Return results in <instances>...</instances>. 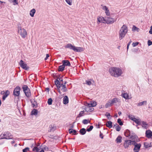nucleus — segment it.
I'll list each match as a JSON object with an SVG mask.
<instances>
[{"label":"nucleus","instance_id":"423d86ee","mask_svg":"<svg viewBox=\"0 0 152 152\" xmlns=\"http://www.w3.org/2000/svg\"><path fill=\"white\" fill-rule=\"evenodd\" d=\"M18 33L22 37L25 38L27 35V32L25 29L21 27L19 28Z\"/></svg>","mask_w":152,"mask_h":152},{"label":"nucleus","instance_id":"bb28decb","mask_svg":"<svg viewBox=\"0 0 152 152\" xmlns=\"http://www.w3.org/2000/svg\"><path fill=\"white\" fill-rule=\"evenodd\" d=\"M35 12V10L34 9H33L30 11L29 14L31 17H33Z\"/></svg>","mask_w":152,"mask_h":152},{"label":"nucleus","instance_id":"f257e3e1","mask_svg":"<svg viewBox=\"0 0 152 152\" xmlns=\"http://www.w3.org/2000/svg\"><path fill=\"white\" fill-rule=\"evenodd\" d=\"M109 71L111 75L115 77H118L122 74V69L118 67H111L109 69Z\"/></svg>","mask_w":152,"mask_h":152},{"label":"nucleus","instance_id":"69168bd1","mask_svg":"<svg viewBox=\"0 0 152 152\" xmlns=\"http://www.w3.org/2000/svg\"><path fill=\"white\" fill-rule=\"evenodd\" d=\"M14 142H15L14 141V140H13V141H12L11 143L13 144L14 143Z\"/></svg>","mask_w":152,"mask_h":152},{"label":"nucleus","instance_id":"bf43d9fd","mask_svg":"<svg viewBox=\"0 0 152 152\" xmlns=\"http://www.w3.org/2000/svg\"><path fill=\"white\" fill-rule=\"evenodd\" d=\"M149 139L150 140V145H151V146H152V138H150Z\"/></svg>","mask_w":152,"mask_h":152},{"label":"nucleus","instance_id":"c85d7f7f","mask_svg":"<svg viewBox=\"0 0 152 152\" xmlns=\"http://www.w3.org/2000/svg\"><path fill=\"white\" fill-rule=\"evenodd\" d=\"M147 103V101H144L138 103L137 105L138 106H142L144 105H146Z\"/></svg>","mask_w":152,"mask_h":152},{"label":"nucleus","instance_id":"052dcab7","mask_svg":"<svg viewBox=\"0 0 152 152\" xmlns=\"http://www.w3.org/2000/svg\"><path fill=\"white\" fill-rule=\"evenodd\" d=\"M121 111H119L118 113V114L119 115H120L121 114Z\"/></svg>","mask_w":152,"mask_h":152},{"label":"nucleus","instance_id":"9b49d317","mask_svg":"<svg viewBox=\"0 0 152 152\" xmlns=\"http://www.w3.org/2000/svg\"><path fill=\"white\" fill-rule=\"evenodd\" d=\"M3 138L7 139H12V136L11 133L8 132H4L1 135Z\"/></svg>","mask_w":152,"mask_h":152},{"label":"nucleus","instance_id":"f03ea898","mask_svg":"<svg viewBox=\"0 0 152 152\" xmlns=\"http://www.w3.org/2000/svg\"><path fill=\"white\" fill-rule=\"evenodd\" d=\"M128 31L127 26L124 25L121 28L119 31V39L120 40L122 39L125 36Z\"/></svg>","mask_w":152,"mask_h":152},{"label":"nucleus","instance_id":"6e6552de","mask_svg":"<svg viewBox=\"0 0 152 152\" xmlns=\"http://www.w3.org/2000/svg\"><path fill=\"white\" fill-rule=\"evenodd\" d=\"M23 88L26 96L28 97L30 96L31 95L30 91L28 86L26 85H24L23 86Z\"/></svg>","mask_w":152,"mask_h":152},{"label":"nucleus","instance_id":"f704fd0d","mask_svg":"<svg viewBox=\"0 0 152 152\" xmlns=\"http://www.w3.org/2000/svg\"><path fill=\"white\" fill-rule=\"evenodd\" d=\"M142 127L144 128H147L148 127V124L146 122L143 121L142 122Z\"/></svg>","mask_w":152,"mask_h":152},{"label":"nucleus","instance_id":"20e7f679","mask_svg":"<svg viewBox=\"0 0 152 152\" xmlns=\"http://www.w3.org/2000/svg\"><path fill=\"white\" fill-rule=\"evenodd\" d=\"M121 101L118 98H114L109 100L105 105V107L107 108L108 107L111 106L114 104H117L120 105Z\"/></svg>","mask_w":152,"mask_h":152},{"label":"nucleus","instance_id":"cd10ccee","mask_svg":"<svg viewBox=\"0 0 152 152\" xmlns=\"http://www.w3.org/2000/svg\"><path fill=\"white\" fill-rule=\"evenodd\" d=\"M69 132L70 134H72L74 135H76L77 134V131L74 129H70L69 130Z\"/></svg>","mask_w":152,"mask_h":152},{"label":"nucleus","instance_id":"e433bc0d","mask_svg":"<svg viewBox=\"0 0 152 152\" xmlns=\"http://www.w3.org/2000/svg\"><path fill=\"white\" fill-rule=\"evenodd\" d=\"M139 29V28H137L135 26H133L132 28V31H138Z\"/></svg>","mask_w":152,"mask_h":152},{"label":"nucleus","instance_id":"774afa93","mask_svg":"<svg viewBox=\"0 0 152 152\" xmlns=\"http://www.w3.org/2000/svg\"><path fill=\"white\" fill-rule=\"evenodd\" d=\"M1 100H0V106H1Z\"/></svg>","mask_w":152,"mask_h":152},{"label":"nucleus","instance_id":"c03bdc74","mask_svg":"<svg viewBox=\"0 0 152 152\" xmlns=\"http://www.w3.org/2000/svg\"><path fill=\"white\" fill-rule=\"evenodd\" d=\"M129 117L131 120L132 121H133L134 118H135L134 116L132 115H129Z\"/></svg>","mask_w":152,"mask_h":152},{"label":"nucleus","instance_id":"e2e57ef3","mask_svg":"<svg viewBox=\"0 0 152 152\" xmlns=\"http://www.w3.org/2000/svg\"><path fill=\"white\" fill-rule=\"evenodd\" d=\"M131 41H130V42H129L128 43V44H127V45H128V46H129V45H130V43H131Z\"/></svg>","mask_w":152,"mask_h":152},{"label":"nucleus","instance_id":"39448f33","mask_svg":"<svg viewBox=\"0 0 152 152\" xmlns=\"http://www.w3.org/2000/svg\"><path fill=\"white\" fill-rule=\"evenodd\" d=\"M64 47L66 48H68L76 52H80L83 51L84 50L83 48L76 47L71 44H67Z\"/></svg>","mask_w":152,"mask_h":152},{"label":"nucleus","instance_id":"aec40b11","mask_svg":"<svg viewBox=\"0 0 152 152\" xmlns=\"http://www.w3.org/2000/svg\"><path fill=\"white\" fill-rule=\"evenodd\" d=\"M62 63L63 65H64V66L65 67V66H70V62L68 60H64L62 61Z\"/></svg>","mask_w":152,"mask_h":152},{"label":"nucleus","instance_id":"338daca9","mask_svg":"<svg viewBox=\"0 0 152 152\" xmlns=\"http://www.w3.org/2000/svg\"><path fill=\"white\" fill-rule=\"evenodd\" d=\"M114 127H116V124L114 125V126H113V128H114Z\"/></svg>","mask_w":152,"mask_h":152},{"label":"nucleus","instance_id":"1a4fd4ad","mask_svg":"<svg viewBox=\"0 0 152 152\" xmlns=\"http://www.w3.org/2000/svg\"><path fill=\"white\" fill-rule=\"evenodd\" d=\"M133 145L134 146L133 149L134 152H139L141 146V144L140 143H137L135 141H134Z\"/></svg>","mask_w":152,"mask_h":152},{"label":"nucleus","instance_id":"6e6d98bb","mask_svg":"<svg viewBox=\"0 0 152 152\" xmlns=\"http://www.w3.org/2000/svg\"><path fill=\"white\" fill-rule=\"evenodd\" d=\"M149 33L151 34H152V26H151L150 29L149 31Z\"/></svg>","mask_w":152,"mask_h":152},{"label":"nucleus","instance_id":"f3484780","mask_svg":"<svg viewBox=\"0 0 152 152\" xmlns=\"http://www.w3.org/2000/svg\"><path fill=\"white\" fill-rule=\"evenodd\" d=\"M97 23L99 22V23H104L105 22V17L104 18V17L102 16L99 17L97 18Z\"/></svg>","mask_w":152,"mask_h":152},{"label":"nucleus","instance_id":"ea45409f","mask_svg":"<svg viewBox=\"0 0 152 152\" xmlns=\"http://www.w3.org/2000/svg\"><path fill=\"white\" fill-rule=\"evenodd\" d=\"M10 1H12V2L13 3V4L14 5L18 4V0H9Z\"/></svg>","mask_w":152,"mask_h":152},{"label":"nucleus","instance_id":"dca6fc26","mask_svg":"<svg viewBox=\"0 0 152 152\" xmlns=\"http://www.w3.org/2000/svg\"><path fill=\"white\" fill-rule=\"evenodd\" d=\"M145 135L147 138H151L152 137V132L150 130H147L145 132Z\"/></svg>","mask_w":152,"mask_h":152},{"label":"nucleus","instance_id":"c9c22d12","mask_svg":"<svg viewBox=\"0 0 152 152\" xmlns=\"http://www.w3.org/2000/svg\"><path fill=\"white\" fill-rule=\"evenodd\" d=\"M40 148H38L37 147H34L33 149V151L36 152H38L40 150Z\"/></svg>","mask_w":152,"mask_h":152},{"label":"nucleus","instance_id":"473e14b6","mask_svg":"<svg viewBox=\"0 0 152 152\" xmlns=\"http://www.w3.org/2000/svg\"><path fill=\"white\" fill-rule=\"evenodd\" d=\"M31 114L34 115H37L38 113V111L37 110L34 109L31 111Z\"/></svg>","mask_w":152,"mask_h":152},{"label":"nucleus","instance_id":"0eeeda50","mask_svg":"<svg viewBox=\"0 0 152 152\" xmlns=\"http://www.w3.org/2000/svg\"><path fill=\"white\" fill-rule=\"evenodd\" d=\"M105 18V23L107 24H112L116 21L115 19L111 18L110 15L106 16Z\"/></svg>","mask_w":152,"mask_h":152},{"label":"nucleus","instance_id":"603ef678","mask_svg":"<svg viewBox=\"0 0 152 152\" xmlns=\"http://www.w3.org/2000/svg\"><path fill=\"white\" fill-rule=\"evenodd\" d=\"M139 43L138 42H133L132 44V45L133 47H134L137 45Z\"/></svg>","mask_w":152,"mask_h":152},{"label":"nucleus","instance_id":"a211bd4d","mask_svg":"<svg viewBox=\"0 0 152 152\" xmlns=\"http://www.w3.org/2000/svg\"><path fill=\"white\" fill-rule=\"evenodd\" d=\"M124 135L126 137H130V138H132V136L131 135V132L128 129L126 130V132L124 133Z\"/></svg>","mask_w":152,"mask_h":152},{"label":"nucleus","instance_id":"79ce46f5","mask_svg":"<svg viewBox=\"0 0 152 152\" xmlns=\"http://www.w3.org/2000/svg\"><path fill=\"white\" fill-rule=\"evenodd\" d=\"M52 99L51 98H49L48 101V104L49 105L52 104Z\"/></svg>","mask_w":152,"mask_h":152},{"label":"nucleus","instance_id":"a878e982","mask_svg":"<svg viewBox=\"0 0 152 152\" xmlns=\"http://www.w3.org/2000/svg\"><path fill=\"white\" fill-rule=\"evenodd\" d=\"M122 96L123 98L126 99H129V96L128 94L127 93H124L123 94L122 93Z\"/></svg>","mask_w":152,"mask_h":152},{"label":"nucleus","instance_id":"4468645a","mask_svg":"<svg viewBox=\"0 0 152 152\" xmlns=\"http://www.w3.org/2000/svg\"><path fill=\"white\" fill-rule=\"evenodd\" d=\"M101 6L102 7V9L105 11V13L106 14V16H110V12L107 7L102 5H101Z\"/></svg>","mask_w":152,"mask_h":152},{"label":"nucleus","instance_id":"7ed1b4c3","mask_svg":"<svg viewBox=\"0 0 152 152\" xmlns=\"http://www.w3.org/2000/svg\"><path fill=\"white\" fill-rule=\"evenodd\" d=\"M66 83L67 82L66 81H65L64 84H61L60 83V84L59 81L57 80L55 81V84L57 86V87L59 89V92L60 94L61 93L60 90L64 92H66L67 91V89L65 86Z\"/></svg>","mask_w":152,"mask_h":152},{"label":"nucleus","instance_id":"a18cd8bd","mask_svg":"<svg viewBox=\"0 0 152 152\" xmlns=\"http://www.w3.org/2000/svg\"><path fill=\"white\" fill-rule=\"evenodd\" d=\"M105 115L107 116V117L108 119L110 120L111 119V118L110 117V114L109 113H107Z\"/></svg>","mask_w":152,"mask_h":152},{"label":"nucleus","instance_id":"9d476101","mask_svg":"<svg viewBox=\"0 0 152 152\" xmlns=\"http://www.w3.org/2000/svg\"><path fill=\"white\" fill-rule=\"evenodd\" d=\"M134 141L130 140H125L124 143L123 145L125 148H127L129 147L131 145H133Z\"/></svg>","mask_w":152,"mask_h":152},{"label":"nucleus","instance_id":"3c124183","mask_svg":"<svg viewBox=\"0 0 152 152\" xmlns=\"http://www.w3.org/2000/svg\"><path fill=\"white\" fill-rule=\"evenodd\" d=\"M58 80L60 82V83L63 84V80L61 78H58L56 81Z\"/></svg>","mask_w":152,"mask_h":152},{"label":"nucleus","instance_id":"de8ad7c7","mask_svg":"<svg viewBox=\"0 0 152 152\" xmlns=\"http://www.w3.org/2000/svg\"><path fill=\"white\" fill-rule=\"evenodd\" d=\"M86 84L90 86L91 84V82L89 80H86Z\"/></svg>","mask_w":152,"mask_h":152},{"label":"nucleus","instance_id":"5fc2aeb1","mask_svg":"<svg viewBox=\"0 0 152 152\" xmlns=\"http://www.w3.org/2000/svg\"><path fill=\"white\" fill-rule=\"evenodd\" d=\"M148 46H150L152 45V41L150 40H149L148 41Z\"/></svg>","mask_w":152,"mask_h":152},{"label":"nucleus","instance_id":"4d7b16f0","mask_svg":"<svg viewBox=\"0 0 152 152\" xmlns=\"http://www.w3.org/2000/svg\"><path fill=\"white\" fill-rule=\"evenodd\" d=\"M100 137L102 138L103 139V134L100 132L99 135Z\"/></svg>","mask_w":152,"mask_h":152},{"label":"nucleus","instance_id":"393cba45","mask_svg":"<svg viewBox=\"0 0 152 152\" xmlns=\"http://www.w3.org/2000/svg\"><path fill=\"white\" fill-rule=\"evenodd\" d=\"M144 145L145 148H148L152 147L151 145H150V143H149L147 142H145L144 143Z\"/></svg>","mask_w":152,"mask_h":152},{"label":"nucleus","instance_id":"2eb2a0df","mask_svg":"<svg viewBox=\"0 0 152 152\" xmlns=\"http://www.w3.org/2000/svg\"><path fill=\"white\" fill-rule=\"evenodd\" d=\"M85 106L86 107L85 108V110L87 112H90L94 110V108L91 106H87L86 105H85Z\"/></svg>","mask_w":152,"mask_h":152},{"label":"nucleus","instance_id":"ddd939ff","mask_svg":"<svg viewBox=\"0 0 152 152\" xmlns=\"http://www.w3.org/2000/svg\"><path fill=\"white\" fill-rule=\"evenodd\" d=\"M19 64L21 67L25 70H27L29 68V67L27 66V64L22 60H21L19 62Z\"/></svg>","mask_w":152,"mask_h":152},{"label":"nucleus","instance_id":"7c9ffc66","mask_svg":"<svg viewBox=\"0 0 152 152\" xmlns=\"http://www.w3.org/2000/svg\"><path fill=\"white\" fill-rule=\"evenodd\" d=\"M64 68L65 66H64V65L62 64V65L59 66L58 69V71H62L64 70Z\"/></svg>","mask_w":152,"mask_h":152},{"label":"nucleus","instance_id":"58836bf2","mask_svg":"<svg viewBox=\"0 0 152 152\" xmlns=\"http://www.w3.org/2000/svg\"><path fill=\"white\" fill-rule=\"evenodd\" d=\"M90 122V121L88 119H84L82 121L83 123L84 124H87L88 123H89Z\"/></svg>","mask_w":152,"mask_h":152},{"label":"nucleus","instance_id":"412c9836","mask_svg":"<svg viewBox=\"0 0 152 152\" xmlns=\"http://www.w3.org/2000/svg\"><path fill=\"white\" fill-rule=\"evenodd\" d=\"M49 132H53L56 130V127L54 125H50L49 126Z\"/></svg>","mask_w":152,"mask_h":152},{"label":"nucleus","instance_id":"2f4dec72","mask_svg":"<svg viewBox=\"0 0 152 152\" xmlns=\"http://www.w3.org/2000/svg\"><path fill=\"white\" fill-rule=\"evenodd\" d=\"M86 131L84 128H82L80 130V134L82 135H84L86 133Z\"/></svg>","mask_w":152,"mask_h":152},{"label":"nucleus","instance_id":"0e129e2a","mask_svg":"<svg viewBox=\"0 0 152 152\" xmlns=\"http://www.w3.org/2000/svg\"><path fill=\"white\" fill-rule=\"evenodd\" d=\"M39 152H44V150H43L42 149Z\"/></svg>","mask_w":152,"mask_h":152},{"label":"nucleus","instance_id":"37998d69","mask_svg":"<svg viewBox=\"0 0 152 152\" xmlns=\"http://www.w3.org/2000/svg\"><path fill=\"white\" fill-rule=\"evenodd\" d=\"M117 122L119 125L121 126H122L123 125V123L122 122L120 118H119L118 119Z\"/></svg>","mask_w":152,"mask_h":152},{"label":"nucleus","instance_id":"864d4df0","mask_svg":"<svg viewBox=\"0 0 152 152\" xmlns=\"http://www.w3.org/2000/svg\"><path fill=\"white\" fill-rule=\"evenodd\" d=\"M42 149L43 150H45V151H48L49 150V148L48 147L45 146Z\"/></svg>","mask_w":152,"mask_h":152},{"label":"nucleus","instance_id":"8fccbe9b","mask_svg":"<svg viewBox=\"0 0 152 152\" xmlns=\"http://www.w3.org/2000/svg\"><path fill=\"white\" fill-rule=\"evenodd\" d=\"M93 126H91L89 128H88L87 129V131H88V132H90V131H91L92 129H93Z\"/></svg>","mask_w":152,"mask_h":152},{"label":"nucleus","instance_id":"680f3d73","mask_svg":"<svg viewBox=\"0 0 152 152\" xmlns=\"http://www.w3.org/2000/svg\"><path fill=\"white\" fill-rule=\"evenodd\" d=\"M5 92H4V91H1V94H4Z\"/></svg>","mask_w":152,"mask_h":152},{"label":"nucleus","instance_id":"f8f14e48","mask_svg":"<svg viewBox=\"0 0 152 152\" xmlns=\"http://www.w3.org/2000/svg\"><path fill=\"white\" fill-rule=\"evenodd\" d=\"M20 88L19 86H17L14 89L13 95L15 97L19 96L20 95Z\"/></svg>","mask_w":152,"mask_h":152},{"label":"nucleus","instance_id":"6ab92c4d","mask_svg":"<svg viewBox=\"0 0 152 152\" xmlns=\"http://www.w3.org/2000/svg\"><path fill=\"white\" fill-rule=\"evenodd\" d=\"M96 105V103L95 102H93L91 104L86 103L85 104V105H86L87 106H91L92 107L95 106Z\"/></svg>","mask_w":152,"mask_h":152},{"label":"nucleus","instance_id":"5701e85b","mask_svg":"<svg viewBox=\"0 0 152 152\" xmlns=\"http://www.w3.org/2000/svg\"><path fill=\"white\" fill-rule=\"evenodd\" d=\"M10 92L8 90H7L4 93L3 97L2 99L4 100L9 95Z\"/></svg>","mask_w":152,"mask_h":152},{"label":"nucleus","instance_id":"4c0bfd02","mask_svg":"<svg viewBox=\"0 0 152 152\" xmlns=\"http://www.w3.org/2000/svg\"><path fill=\"white\" fill-rule=\"evenodd\" d=\"M85 115L84 111H80L78 115V117H80L83 116Z\"/></svg>","mask_w":152,"mask_h":152},{"label":"nucleus","instance_id":"a19ab883","mask_svg":"<svg viewBox=\"0 0 152 152\" xmlns=\"http://www.w3.org/2000/svg\"><path fill=\"white\" fill-rule=\"evenodd\" d=\"M116 130L117 131H119L121 129V128L117 124H116V127H115Z\"/></svg>","mask_w":152,"mask_h":152},{"label":"nucleus","instance_id":"49530a36","mask_svg":"<svg viewBox=\"0 0 152 152\" xmlns=\"http://www.w3.org/2000/svg\"><path fill=\"white\" fill-rule=\"evenodd\" d=\"M66 2L69 5H72V2L71 0H65Z\"/></svg>","mask_w":152,"mask_h":152},{"label":"nucleus","instance_id":"b1692460","mask_svg":"<svg viewBox=\"0 0 152 152\" xmlns=\"http://www.w3.org/2000/svg\"><path fill=\"white\" fill-rule=\"evenodd\" d=\"M106 126L109 128H111L112 127V122L110 121H108L106 124Z\"/></svg>","mask_w":152,"mask_h":152},{"label":"nucleus","instance_id":"4be33fe9","mask_svg":"<svg viewBox=\"0 0 152 152\" xmlns=\"http://www.w3.org/2000/svg\"><path fill=\"white\" fill-rule=\"evenodd\" d=\"M69 102V99L67 96H65L63 98V103L65 104H67Z\"/></svg>","mask_w":152,"mask_h":152},{"label":"nucleus","instance_id":"c756f323","mask_svg":"<svg viewBox=\"0 0 152 152\" xmlns=\"http://www.w3.org/2000/svg\"><path fill=\"white\" fill-rule=\"evenodd\" d=\"M116 141L118 143H121L122 141V137L120 136H118L116 139Z\"/></svg>","mask_w":152,"mask_h":152},{"label":"nucleus","instance_id":"72a5a7b5","mask_svg":"<svg viewBox=\"0 0 152 152\" xmlns=\"http://www.w3.org/2000/svg\"><path fill=\"white\" fill-rule=\"evenodd\" d=\"M133 121L138 125H140L141 124V123L140 121V120L135 118H134Z\"/></svg>","mask_w":152,"mask_h":152},{"label":"nucleus","instance_id":"09e8293b","mask_svg":"<svg viewBox=\"0 0 152 152\" xmlns=\"http://www.w3.org/2000/svg\"><path fill=\"white\" fill-rule=\"evenodd\" d=\"M29 151V148L28 147L26 148L25 149H23V152H27Z\"/></svg>","mask_w":152,"mask_h":152},{"label":"nucleus","instance_id":"13d9d810","mask_svg":"<svg viewBox=\"0 0 152 152\" xmlns=\"http://www.w3.org/2000/svg\"><path fill=\"white\" fill-rule=\"evenodd\" d=\"M49 57V54H47L46 55V57L45 58V60H46Z\"/></svg>","mask_w":152,"mask_h":152}]
</instances>
